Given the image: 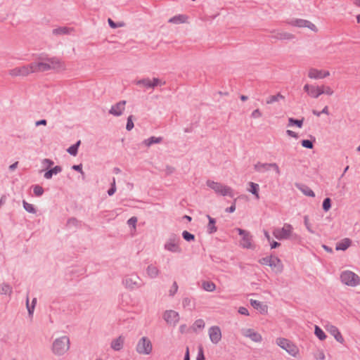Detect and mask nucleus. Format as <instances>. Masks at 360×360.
<instances>
[{
    "instance_id": "obj_50",
    "label": "nucleus",
    "mask_w": 360,
    "mask_h": 360,
    "mask_svg": "<svg viewBox=\"0 0 360 360\" xmlns=\"http://www.w3.org/2000/svg\"><path fill=\"white\" fill-rule=\"evenodd\" d=\"M301 144H302V147L308 148V149H311L314 147L313 142L308 139L302 140L301 141Z\"/></svg>"
},
{
    "instance_id": "obj_8",
    "label": "nucleus",
    "mask_w": 360,
    "mask_h": 360,
    "mask_svg": "<svg viewBox=\"0 0 360 360\" xmlns=\"http://www.w3.org/2000/svg\"><path fill=\"white\" fill-rule=\"evenodd\" d=\"M292 231V226L290 224L285 223L282 228L275 229L273 231V235L278 240H287L290 238Z\"/></svg>"
},
{
    "instance_id": "obj_33",
    "label": "nucleus",
    "mask_w": 360,
    "mask_h": 360,
    "mask_svg": "<svg viewBox=\"0 0 360 360\" xmlns=\"http://www.w3.org/2000/svg\"><path fill=\"white\" fill-rule=\"evenodd\" d=\"M248 184L250 186V188H248V191L249 192H250L252 195H254L257 200H259V184L257 183H254V182H249Z\"/></svg>"
},
{
    "instance_id": "obj_2",
    "label": "nucleus",
    "mask_w": 360,
    "mask_h": 360,
    "mask_svg": "<svg viewBox=\"0 0 360 360\" xmlns=\"http://www.w3.org/2000/svg\"><path fill=\"white\" fill-rule=\"evenodd\" d=\"M206 184L218 195L221 196H229L231 198H233L234 196L233 189L228 186H225L221 183L211 180H207Z\"/></svg>"
},
{
    "instance_id": "obj_53",
    "label": "nucleus",
    "mask_w": 360,
    "mask_h": 360,
    "mask_svg": "<svg viewBox=\"0 0 360 360\" xmlns=\"http://www.w3.org/2000/svg\"><path fill=\"white\" fill-rule=\"evenodd\" d=\"M26 306H27L29 316H32L35 307L34 305H30L28 296L27 297V299H26Z\"/></svg>"
},
{
    "instance_id": "obj_42",
    "label": "nucleus",
    "mask_w": 360,
    "mask_h": 360,
    "mask_svg": "<svg viewBox=\"0 0 360 360\" xmlns=\"http://www.w3.org/2000/svg\"><path fill=\"white\" fill-rule=\"evenodd\" d=\"M281 99H284V96L278 93L276 95L271 96L270 97H269L266 100V103L271 104Z\"/></svg>"
},
{
    "instance_id": "obj_48",
    "label": "nucleus",
    "mask_w": 360,
    "mask_h": 360,
    "mask_svg": "<svg viewBox=\"0 0 360 360\" xmlns=\"http://www.w3.org/2000/svg\"><path fill=\"white\" fill-rule=\"evenodd\" d=\"M323 210L325 212H328L331 207V200L329 198H326L323 202Z\"/></svg>"
},
{
    "instance_id": "obj_29",
    "label": "nucleus",
    "mask_w": 360,
    "mask_h": 360,
    "mask_svg": "<svg viewBox=\"0 0 360 360\" xmlns=\"http://www.w3.org/2000/svg\"><path fill=\"white\" fill-rule=\"evenodd\" d=\"M13 288L7 283H3L0 284V295H8L9 297L12 295Z\"/></svg>"
},
{
    "instance_id": "obj_10",
    "label": "nucleus",
    "mask_w": 360,
    "mask_h": 360,
    "mask_svg": "<svg viewBox=\"0 0 360 360\" xmlns=\"http://www.w3.org/2000/svg\"><path fill=\"white\" fill-rule=\"evenodd\" d=\"M236 230L238 233V234L242 236V239L240 240V245L243 248L252 249V236H251L250 233L246 230H243L240 228H237L236 229Z\"/></svg>"
},
{
    "instance_id": "obj_44",
    "label": "nucleus",
    "mask_w": 360,
    "mask_h": 360,
    "mask_svg": "<svg viewBox=\"0 0 360 360\" xmlns=\"http://www.w3.org/2000/svg\"><path fill=\"white\" fill-rule=\"evenodd\" d=\"M205 325V322L202 319H197L193 325V330L194 331H196L198 329H202V328H204Z\"/></svg>"
},
{
    "instance_id": "obj_13",
    "label": "nucleus",
    "mask_w": 360,
    "mask_h": 360,
    "mask_svg": "<svg viewBox=\"0 0 360 360\" xmlns=\"http://www.w3.org/2000/svg\"><path fill=\"white\" fill-rule=\"evenodd\" d=\"M208 335L211 342L214 345H217L221 341L222 337L219 326H211L208 329Z\"/></svg>"
},
{
    "instance_id": "obj_27",
    "label": "nucleus",
    "mask_w": 360,
    "mask_h": 360,
    "mask_svg": "<svg viewBox=\"0 0 360 360\" xmlns=\"http://www.w3.org/2000/svg\"><path fill=\"white\" fill-rule=\"evenodd\" d=\"M74 30L72 27H59L53 30L52 33L54 35L70 34Z\"/></svg>"
},
{
    "instance_id": "obj_5",
    "label": "nucleus",
    "mask_w": 360,
    "mask_h": 360,
    "mask_svg": "<svg viewBox=\"0 0 360 360\" xmlns=\"http://www.w3.org/2000/svg\"><path fill=\"white\" fill-rule=\"evenodd\" d=\"M276 343L293 357H296L299 354V348L297 345L286 338H278L276 340Z\"/></svg>"
},
{
    "instance_id": "obj_60",
    "label": "nucleus",
    "mask_w": 360,
    "mask_h": 360,
    "mask_svg": "<svg viewBox=\"0 0 360 360\" xmlns=\"http://www.w3.org/2000/svg\"><path fill=\"white\" fill-rule=\"evenodd\" d=\"M251 117L252 118H259V117H262V112L259 111V109H256V110H253V112H252Z\"/></svg>"
},
{
    "instance_id": "obj_43",
    "label": "nucleus",
    "mask_w": 360,
    "mask_h": 360,
    "mask_svg": "<svg viewBox=\"0 0 360 360\" xmlns=\"http://www.w3.org/2000/svg\"><path fill=\"white\" fill-rule=\"evenodd\" d=\"M24 209L29 213L35 214L37 210L32 204H30L25 200L22 201Z\"/></svg>"
},
{
    "instance_id": "obj_40",
    "label": "nucleus",
    "mask_w": 360,
    "mask_h": 360,
    "mask_svg": "<svg viewBox=\"0 0 360 360\" xmlns=\"http://www.w3.org/2000/svg\"><path fill=\"white\" fill-rule=\"evenodd\" d=\"M303 121H304V119L296 120L292 117H290L288 119V126L290 127V126L295 125L298 128H302V125H303Z\"/></svg>"
},
{
    "instance_id": "obj_39",
    "label": "nucleus",
    "mask_w": 360,
    "mask_h": 360,
    "mask_svg": "<svg viewBox=\"0 0 360 360\" xmlns=\"http://www.w3.org/2000/svg\"><path fill=\"white\" fill-rule=\"evenodd\" d=\"M80 143H81V141H77L76 143L70 146L67 150L68 153L73 156L77 155V154L78 153V148H79Z\"/></svg>"
},
{
    "instance_id": "obj_35",
    "label": "nucleus",
    "mask_w": 360,
    "mask_h": 360,
    "mask_svg": "<svg viewBox=\"0 0 360 360\" xmlns=\"http://www.w3.org/2000/svg\"><path fill=\"white\" fill-rule=\"evenodd\" d=\"M201 287L207 292H214L216 290V285L210 281H203Z\"/></svg>"
},
{
    "instance_id": "obj_41",
    "label": "nucleus",
    "mask_w": 360,
    "mask_h": 360,
    "mask_svg": "<svg viewBox=\"0 0 360 360\" xmlns=\"http://www.w3.org/2000/svg\"><path fill=\"white\" fill-rule=\"evenodd\" d=\"M314 333L320 340H323L326 338V335L323 330L318 326H315Z\"/></svg>"
},
{
    "instance_id": "obj_7",
    "label": "nucleus",
    "mask_w": 360,
    "mask_h": 360,
    "mask_svg": "<svg viewBox=\"0 0 360 360\" xmlns=\"http://www.w3.org/2000/svg\"><path fill=\"white\" fill-rule=\"evenodd\" d=\"M139 281H141V278L137 274H131L125 276L122 283L127 289L134 290L143 285Z\"/></svg>"
},
{
    "instance_id": "obj_59",
    "label": "nucleus",
    "mask_w": 360,
    "mask_h": 360,
    "mask_svg": "<svg viewBox=\"0 0 360 360\" xmlns=\"http://www.w3.org/2000/svg\"><path fill=\"white\" fill-rule=\"evenodd\" d=\"M72 169L75 170V171H77L78 172H79L82 174H84V172L82 170V164L75 165H73L72 167Z\"/></svg>"
},
{
    "instance_id": "obj_18",
    "label": "nucleus",
    "mask_w": 360,
    "mask_h": 360,
    "mask_svg": "<svg viewBox=\"0 0 360 360\" xmlns=\"http://www.w3.org/2000/svg\"><path fill=\"white\" fill-rule=\"evenodd\" d=\"M125 101H120L118 103L112 105L109 110V113L116 117H119L122 115L124 110H125Z\"/></svg>"
},
{
    "instance_id": "obj_24",
    "label": "nucleus",
    "mask_w": 360,
    "mask_h": 360,
    "mask_svg": "<svg viewBox=\"0 0 360 360\" xmlns=\"http://www.w3.org/2000/svg\"><path fill=\"white\" fill-rule=\"evenodd\" d=\"M295 186L304 195L309 196V197H314L315 196L314 192L308 186L303 184H300V183H295Z\"/></svg>"
},
{
    "instance_id": "obj_56",
    "label": "nucleus",
    "mask_w": 360,
    "mask_h": 360,
    "mask_svg": "<svg viewBox=\"0 0 360 360\" xmlns=\"http://www.w3.org/2000/svg\"><path fill=\"white\" fill-rule=\"evenodd\" d=\"M196 360H205L204 352H203V348L202 346H200L198 348V352L197 355Z\"/></svg>"
},
{
    "instance_id": "obj_6",
    "label": "nucleus",
    "mask_w": 360,
    "mask_h": 360,
    "mask_svg": "<svg viewBox=\"0 0 360 360\" xmlns=\"http://www.w3.org/2000/svg\"><path fill=\"white\" fill-rule=\"evenodd\" d=\"M180 238L177 235L172 234L164 245V248L173 253H180L181 248L179 245Z\"/></svg>"
},
{
    "instance_id": "obj_62",
    "label": "nucleus",
    "mask_w": 360,
    "mask_h": 360,
    "mask_svg": "<svg viewBox=\"0 0 360 360\" xmlns=\"http://www.w3.org/2000/svg\"><path fill=\"white\" fill-rule=\"evenodd\" d=\"M323 94L331 96L333 94V91L330 86H324Z\"/></svg>"
},
{
    "instance_id": "obj_63",
    "label": "nucleus",
    "mask_w": 360,
    "mask_h": 360,
    "mask_svg": "<svg viewBox=\"0 0 360 360\" xmlns=\"http://www.w3.org/2000/svg\"><path fill=\"white\" fill-rule=\"evenodd\" d=\"M136 222H137V218L136 217H132L127 221V224L129 226H135Z\"/></svg>"
},
{
    "instance_id": "obj_30",
    "label": "nucleus",
    "mask_w": 360,
    "mask_h": 360,
    "mask_svg": "<svg viewBox=\"0 0 360 360\" xmlns=\"http://www.w3.org/2000/svg\"><path fill=\"white\" fill-rule=\"evenodd\" d=\"M61 172L62 167L60 166L57 165L53 167L52 169L46 171L44 174V177L46 179H50L52 178L53 175H56Z\"/></svg>"
},
{
    "instance_id": "obj_3",
    "label": "nucleus",
    "mask_w": 360,
    "mask_h": 360,
    "mask_svg": "<svg viewBox=\"0 0 360 360\" xmlns=\"http://www.w3.org/2000/svg\"><path fill=\"white\" fill-rule=\"evenodd\" d=\"M340 278L341 282L347 286L356 287L360 284V277L349 270L342 271Z\"/></svg>"
},
{
    "instance_id": "obj_54",
    "label": "nucleus",
    "mask_w": 360,
    "mask_h": 360,
    "mask_svg": "<svg viewBox=\"0 0 360 360\" xmlns=\"http://www.w3.org/2000/svg\"><path fill=\"white\" fill-rule=\"evenodd\" d=\"M271 255L269 257H262L259 260V262L262 265H266L269 266Z\"/></svg>"
},
{
    "instance_id": "obj_58",
    "label": "nucleus",
    "mask_w": 360,
    "mask_h": 360,
    "mask_svg": "<svg viewBox=\"0 0 360 360\" xmlns=\"http://www.w3.org/2000/svg\"><path fill=\"white\" fill-rule=\"evenodd\" d=\"M238 313L242 314V315H245V316H248L249 315V312H248V310L246 307H240L238 308Z\"/></svg>"
},
{
    "instance_id": "obj_26",
    "label": "nucleus",
    "mask_w": 360,
    "mask_h": 360,
    "mask_svg": "<svg viewBox=\"0 0 360 360\" xmlns=\"http://www.w3.org/2000/svg\"><path fill=\"white\" fill-rule=\"evenodd\" d=\"M146 274L149 278L154 279L159 276L160 270L156 266L150 264L146 268Z\"/></svg>"
},
{
    "instance_id": "obj_52",
    "label": "nucleus",
    "mask_w": 360,
    "mask_h": 360,
    "mask_svg": "<svg viewBox=\"0 0 360 360\" xmlns=\"http://www.w3.org/2000/svg\"><path fill=\"white\" fill-rule=\"evenodd\" d=\"M132 117H133L132 115H129L127 118V125H126V129L127 131H131L134 127V122L132 120Z\"/></svg>"
},
{
    "instance_id": "obj_47",
    "label": "nucleus",
    "mask_w": 360,
    "mask_h": 360,
    "mask_svg": "<svg viewBox=\"0 0 360 360\" xmlns=\"http://www.w3.org/2000/svg\"><path fill=\"white\" fill-rule=\"evenodd\" d=\"M44 188L41 186H39V185L33 186V193L36 196L39 197V196L42 195L44 193Z\"/></svg>"
},
{
    "instance_id": "obj_32",
    "label": "nucleus",
    "mask_w": 360,
    "mask_h": 360,
    "mask_svg": "<svg viewBox=\"0 0 360 360\" xmlns=\"http://www.w3.org/2000/svg\"><path fill=\"white\" fill-rule=\"evenodd\" d=\"M207 217L209 220V223L207 224V232L209 234H212L217 231V228L215 226L216 220H215V219L211 217L210 215H207Z\"/></svg>"
},
{
    "instance_id": "obj_49",
    "label": "nucleus",
    "mask_w": 360,
    "mask_h": 360,
    "mask_svg": "<svg viewBox=\"0 0 360 360\" xmlns=\"http://www.w3.org/2000/svg\"><path fill=\"white\" fill-rule=\"evenodd\" d=\"M178 285L176 281H174L169 290V295L171 297H173L178 291Z\"/></svg>"
},
{
    "instance_id": "obj_1",
    "label": "nucleus",
    "mask_w": 360,
    "mask_h": 360,
    "mask_svg": "<svg viewBox=\"0 0 360 360\" xmlns=\"http://www.w3.org/2000/svg\"><path fill=\"white\" fill-rule=\"evenodd\" d=\"M70 347V340L67 335H63L56 338L51 345L52 353L57 356H61L65 355Z\"/></svg>"
},
{
    "instance_id": "obj_12",
    "label": "nucleus",
    "mask_w": 360,
    "mask_h": 360,
    "mask_svg": "<svg viewBox=\"0 0 360 360\" xmlns=\"http://www.w3.org/2000/svg\"><path fill=\"white\" fill-rule=\"evenodd\" d=\"M323 85L321 86H316L308 84H305L303 87L304 91L307 92L310 97L314 98H317L321 94H323Z\"/></svg>"
},
{
    "instance_id": "obj_61",
    "label": "nucleus",
    "mask_w": 360,
    "mask_h": 360,
    "mask_svg": "<svg viewBox=\"0 0 360 360\" xmlns=\"http://www.w3.org/2000/svg\"><path fill=\"white\" fill-rule=\"evenodd\" d=\"M42 163L47 166V167H51L54 163H53V161L50 160V159H48V158H45L42 160Z\"/></svg>"
},
{
    "instance_id": "obj_16",
    "label": "nucleus",
    "mask_w": 360,
    "mask_h": 360,
    "mask_svg": "<svg viewBox=\"0 0 360 360\" xmlns=\"http://www.w3.org/2000/svg\"><path fill=\"white\" fill-rule=\"evenodd\" d=\"M163 319L167 324L176 326L179 321V315L174 310H166L163 314Z\"/></svg>"
},
{
    "instance_id": "obj_37",
    "label": "nucleus",
    "mask_w": 360,
    "mask_h": 360,
    "mask_svg": "<svg viewBox=\"0 0 360 360\" xmlns=\"http://www.w3.org/2000/svg\"><path fill=\"white\" fill-rule=\"evenodd\" d=\"M82 225V222L75 217H70L67 221V226L69 227L79 228Z\"/></svg>"
},
{
    "instance_id": "obj_64",
    "label": "nucleus",
    "mask_w": 360,
    "mask_h": 360,
    "mask_svg": "<svg viewBox=\"0 0 360 360\" xmlns=\"http://www.w3.org/2000/svg\"><path fill=\"white\" fill-rule=\"evenodd\" d=\"M286 134H287L288 136H291V137H293V138H295V139H297V138H298V135H297V133H295V131H292V130H289V129H288V130L286 131Z\"/></svg>"
},
{
    "instance_id": "obj_23",
    "label": "nucleus",
    "mask_w": 360,
    "mask_h": 360,
    "mask_svg": "<svg viewBox=\"0 0 360 360\" xmlns=\"http://www.w3.org/2000/svg\"><path fill=\"white\" fill-rule=\"evenodd\" d=\"M327 330L338 342H344V338L336 326L333 325H329L327 326Z\"/></svg>"
},
{
    "instance_id": "obj_20",
    "label": "nucleus",
    "mask_w": 360,
    "mask_h": 360,
    "mask_svg": "<svg viewBox=\"0 0 360 360\" xmlns=\"http://www.w3.org/2000/svg\"><path fill=\"white\" fill-rule=\"evenodd\" d=\"M272 34V38L278 40H292L295 39V35L287 32H279L274 30L270 32Z\"/></svg>"
},
{
    "instance_id": "obj_9",
    "label": "nucleus",
    "mask_w": 360,
    "mask_h": 360,
    "mask_svg": "<svg viewBox=\"0 0 360 360\" xmlns=\"http://www.w3.org/2000/svg\"><path fill=\"white\" fill-rule=\"evenodd\" d=\"M285 23L288 25H290L291 26L297 27H300V28L307 27L314 32H317V30H318L316 26L314 23H312L311 22H310L307 20H304V19H300V18H292V19L286 20Z\"/></svg>"
},
{
    "instance_id": "obj_46",
    "label": "nucleus",
    "mask_w": 360,
    "mask_h": 360,
    "mask_svg": "<svg viewBox=\"0 0 360 360\" xmlns=\"http://www.w3.org/2000/svg\"><path fill=\"white\" fill-rule=\"evenodd\" d=\"M304 224L306 229H307V231L309 233H315L314 230L312 229V226H311V223L309 221V217L307 215H305L304 217Z\"/></svg>"
},
{
    "instance_id": "obj_14",
    "label": "nucleus",
    "mask_w": 360,
    "mask_h": 360,
    "mask_svg": "<svg viewBox=\"0 0 360 360\" xmlns=\"http://www.w3.org/2000/svg\"><path fill=\"white\" fill-rule=\"evenodd\" d=\"M32 73L30 63L27 65L17 67L9 70V75L12 77H25Z\"/></svg>"
},
{
    "instance_id": "obj_57",
    "label": "nucleus",
    "mask_w": 360,
    "mask_h": 360,
    "mask_svg": "<svg viewBox=\"0 0 360 360\" xmlns=\"http://www.w3.org/2000/svg\"><path fill=\"white\" fill-rule=\"evenodd\" d=\"M108 25L110 27L112 28H117V27H122V24H117L116 22H115L112 19L110 18H108Z\"/></svg>"
},
{
    "instance_id": "obj_19",
    "label": "nucleus",
    "mask_w": 360,
    "mask_h": 360,
    "mask_svg": "<svg viewBox=\"0 0 360 360\" xmlns=\"http://www.w3.org/2000/svg\"><path fill=\"white\" fill-rule=\"evenodd\" d=\"M48 65L50 66V70H60L65 69L63 63L57 57L45 58Z\"/></svg>"
},
{
    "instance_id": "obj_21",
    "label": "nucleus",
    "mask_w": 360,
    "mask_h": 360,
    "mask_svg": "<svg viewBox=\"0 0 360 360\" xmlns=\"http://www.w3.org/2000/svg\"><path fill=\"white\" fill-rule=\"evenodd\" d=\"M269 266L277 274L281 273L283 269L281 260L276 256L271 255Z\"/></svg>"
},
{
    "instance_id": "obj_15",
    "label": "nucleus",
    "mask_w": 360,
    "mask_h": 360,
    "mask_svg": "<svg viewBox=\"0 0 360 360\" xmlns=\"http://www.w3.org/2000/svg\"><path fill=\"white\" fill-rule=\"evenodd\" d=\"M32 73L42 72L50 70V66L46 63L45 58L41 60L35 61L30 63Z\"/></svg>"
},
{
    "instance_id": "obj_28",
    "label": "nucleus",
    "mask_w": 360,
    "mask_h": 360,
    "mask_svg": "<svg viewBox=\"0 0 360 360\" xmlns=\"http://www.w3.org/2000/svg\"><path fill=\"white\" fill-rule=\"evenodd\" d=\"M250 304L255 309L260 310V312L262 314H265L267 312V306L265 304H263L262 302H261L258 300H252V299L250 300Z\"/></svg>"
},
{
    "instance_id": "obj_25",
    "label": "nucleus",
    "mask_w": 360,
    "mask_h": 360,
    "mask_svg": "<svg viewBox=\"0 0 360 360\" xmlns=\"http://www.w3.org/2000/svg\"><path fill=\"white\" fill-rule=\"evenodd\" d=\"M124 338L122 336L114 339L110 344L111 348L115 351H120L124 345Z\"/></svg>"
},
{
    "instance_id": "obj_11",
    "label": "nucleus",
    "mask_w": 360,
    "mask_h": 360,
    "mask_svg": "<svg viewBox=\"0 0 360 360\" xmlns=\"http://www.w3.org/2000/svg\"><path fill=\"white\" fill-rule=\"evenodd\" d=\"M271 168L274 169L278 175L280 174V169L276 163H262L257 162L254 165V169L259 173H264L269 171Z\"/></svg>"
},
{
    "instance_id": "obj_55",
    "label": "nucleus",
    "mask_w": 360,
    "mask_h": 360,
    "mask_svg": "<svg viewBox=\"0 0 360 360\" xmlns=\"http://www.w3.org/2000/svg\"><path fill=\"white\" fill-rule=\"evenodd\" d=\"M150 84H151V88L154 89L155 87H156L158 85L165 84V82L162 83L161 81L158 78L154 77L153 79V81H150Z\"/></svg>"
},
{
    "instance_id": "obj_31",
    "label": "nucleus",
    "mask_w": 360,
    "mask_h": 360,
    "mask_svg": "<svg viewBox=\"0 0 360 360\" xmlns=\"http://www.w3.org/2000/svg\"><path fill=\"white\" fill-rule=\"evenodd\" d=\"M352 241L349 238H344L341 241L337 243L336 250H346L350 245Z\"/></svg>"
},
{
    "instance_id": "obj_45",
    "label": "nucleus",
    "mask_w": 360,
    "mask_h": 360,
    "mask_svg": "<svg viewBox=\"0 0 360 360\" xmlns=\"http://www.w3.org/2000/svg\"><path fill=\"white\" fill-rule=\"evenodd\" d=\"M182 237L185 240L188 242H191L195 240V236L187 231H183Z\"/></svg>"
},
{
    "instance_id": "obj_34",
    "label": "nucleus",
    "mask_w": 360,
    "mask_h": 360,
    "mask_svg": "<svg viewBox=\"0 0 360 360\" xmlns=\"http://www.w3.org/2000/svg\"><path fill=\"white\" fill-rule=\"evenodd\" d=\"M162 141V137H161V136H159V137L150 136V138L145 139L143 141V144H144L147 147H150L153 144L161 143Z\"/></svg>"
},
{
    "instance_id": "obj_51",
    "label": "nucleus",
    "mask_w": 360,
    "mask_h": 360,
    "mask_svg": "<svg viewBox=\"0 0 360 360\" xmlns=\"http://www.w3.org/2000/svg\"><path fill=\"white\" fill-rule=\"evenodd\" d=\"M116 191V185H115V179L112 178V181L111 183V187L108 191V194L111 196L114 195Z\"/></svg>"
},
{
    "instance_id": "obj_4",
    "label": "nucleus",
    "mask_w": 360,
    "mask_h": 360,
    "mask_svg": "<svg viewBox=\"0 0 360 360\" xmlns=\"http://www.w3.org/2000/svg\"><path fill=\"white\" fill-rule=\"evenodd\" d=\"M136 352L141 355H150L153 352L151 340L146 336L141 338L136 343Z\"/></svg>"
},
{
    "instance_id": "obj_22",
    "label": "nucleus",
    "mask_w": 360,
    "mask_h": 360,
    "mask_svg": "<svg viewBox=\"0 0 360 360\" xmlns=\"http://www.w3.org/2000/svg\"><path fill=\"white\" fill-rule=\"evenodd\" d=\"M243 335L255 342H260L262 340V335L251 328L243 330Z\"/></svg>"
},
{
    "instance_id": "obj_36",
    "label": "nucleus",
    "mask_w": 360,
    "mask_h": 360,
    "mask_svg": "<svg viewBox=\"0 0 360 360\" xmlns=\"http://www.w3.org/2000/svg\"><path fill=\"white\" fill-rule=\"evenodd\" d=\"M187 18L184 15H177L172 18H171L169 20V22L174 23V24H179V23H184L186 22Z\"/></svg>"
},
{
    "instance_id": "obj_17",
    "label": "nucleus",
    "mask_w": 360,
    "mask_h": 360,
    "mask_svg": "<svg viewBox=\"0 0 360 360\" xmlns=\"http://www.w3.org/2000/svg\"><path fill=\"white\" fill-rule=\"evenodd\" d=\"M330 75V72L328 70H318L311 68L308 71V77L312 79H321Z\"/></svg>"
},
{
    "instance_id": "obj_38",
    "label": "nucleus",
    "mask_w": 360,
    "mask_h": 360,
    "mask_svg": "<svg viewBox=\"0 0 360 360\" xmlns=\"http://www.w3.org/2000/svg\"><path fill=\"white\" fill-rule=\"evenodd\" d=\"M135 84L137 86H143L146 89L151 88L150 79L149 78H144V79L137 80L135 82Z\"/></svg>"
}]
</instances>
